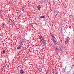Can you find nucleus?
<instances>
[{
  "label": "nucleus",
  "mask_w": 74,
  "mask_h": 74,
  "mask_svg": "<svg viewBox=\"0 0 74 74\" xmlns=\"http://www.w3.org/2000/svg\"><path fill=\"white\" fill-rule=\"evenodd\" d=\"M9 23H12V22H13V21L11 19H10L9 20Z\"/></svg>",
  "instance_id": "obj_6"
},
{
  "label": "nucleus",
  "mask_w": 74,
  "mask_h": 74,
  "mask_svg": "<svg viewBox=\"0 0 74 74\" xmlns=\"http://www.w3.org/2000/svg\"><path fill=\"white\" fill-rule=\"evenodd\" d=\"M40 41L42 42L43 43V44H44V45H46V43H45V40H44V39H42V40H41Z\"/></svg>",
  "instance_id": "obj_2"
},
{
  "label": "nucleus",
  "mask_w": 74,
  "mask_h": 74,
  "mask_svg": "<svg viewBox=\"0 0 74 74\" xmlns=\"http://www.w3.org/2000/svg\"><path fill=\"white\" fill-rule=\"evenodd\" d=\"M54 44H56V39L55 40V41H53Z\"/></svg>",
  "instance_id": "obj_12"
},
{
  "label": "nucleus",
  "mask_w": 74,
  "mask_h": 74,
  "mask_svg": "<svg viewBox=\"0 0 74 74\" xmlns=\"http://www.w3.org/2000/svg\"><path fill=\"white\" fill-rule=\"evenodd\" d=\"M20 73L21 74H24V71H23L22 69H21L20 71Z\"/></svg>",
  "instance_id": "obj_3"
},
{
  "label": "nucleus",
  "mask_w": 74,
  "mask_h": 74,
  "mask_svg": "<svg viewBox=\"0 0 74 74\" xmlns=\"http://www.w3.org/2000/svg\"><path fill=\"white\" fill-rule=\"evenodd\" d=\"M22 11H23V12H24V10H23V9H22Z\"/></svg>",
  "instance_id": "obj_16"
},
{
  "label": "nucleus",
  "mask_w": 74,
  "mask_h": 74,
  "mask_svg": "<svg viewBox=\"0 0 74 74\" xmlns=\"http://www.w3.org/2000/svg\"><path fill=\"white\" fill-rule=\"evenodd\" d=\"M22 45H23V43L22 42H20V45H19L20 46H21V47H22Z\"/></svg>",
  "instance_id": "obj_7"
},
{
  "label": "nucleus",
  "mask_w": 74,
  "mask_h": 74,
  "mask_svg": "<svg viewBox=\"0 0 74 74\" xmlns=\"http://www.w3.org/2000/svg\"><path fill=\"white\" fill-rule=\"evenodd\" d=\"M66 40L69 42V41H70V38L69 37H67Z\"/></svg>",
  "instance_id": "obj_10"
},
{
  "label": "nucleus",
  "mask_w": 74,
  "mask_h": 74,
  "mask_svg": "<svg viewBox=\"0 0 74 74\" xmlns=\"http://www.w3.org/2000/svg\"><path fill=\"white\" fill-rule=\"evenodd\" d=\"M69 42V41H68V40H66L65 41V44H67V43H68Z\"/></svg>",
  "instance_id": "obj_11"
},
{
  "label": "nucleus",
  "mask_w": 74,
  "mask_h": 74,
  "mask_svg": "<svg viewBox=\"0 0 74 74\" xmlns=\"http://www.w3.org/2000/svg\"><path fill=\"white\" fill-rule=\"evenodd\" d=\"M44 17H45L44 16H40V18H41V19H42V18H44Z\"/></svg>",
  "instance_id": "obj_13"
},
{
  "label": "nucleus",
  "mask_w": 74,
  "mask_h": 74,
  "mask_svg": "<svg viewBox=\"0 0 74 74\" xmlns=\"http://www.w3.org/2000/svg\"><path fill=\"white\" fill-rule=\"evenodd\" d=\"M22 47L21 46H20L19 45L17 47V49H21L22 48Z\"/></svg>",
  "instance_id": "obj_4"
},
{
  "label": "nucleus",
  "mask_w": 74,
  "mask_h": 74,
  "mask_svg": "<svg viewBox=\"0 0 74 74\" xmlns=\"http://www.w3.org/2000/svg\"><path fill=\"white\" fill-rule=\"evenodd\" d=\"M1 70L2 71H3V69H1Z\"/></svg>",
  "instance_id": "obj_15"
},
{
  "label": "nucleus",
  "mask_w": 74,
  "mask_h": 74,
  "mask_svg": "<svg viewBox=\"0 0 74 74\" xmlns=\"http://www.w3.org/2000/svg\"><path fill=\"white\" fill-rule=\"evenodd\" d=\"M51 38L52 40H53V41H55V40H56V38L55 37L54 35H51Z\"/></svg>",
  "instance_id": "obj_1"
},
{
  "label": "nucleus",
  "mask_w": 74,
  "mask_h": 74,
  "mask_svg": "<svg viewBox=\"0 0 74 74\" xmlns=\"http://www.w3.org/2000/svg\"><path fill=\"white\" fill-rule=\"evenodd\" d=\"M37 8L38 9V10H40V9H41V6L38 5L37 6Z\"/></svg>",
  "instance_id": "obj_5"
},
{
  "label": "nucleus",
  "mask_w": 74,
  "mask_h": 74,
  "mask_svg": "<svg viewBox=\"0 0 74 74\" xmlns=\"http://www.w3.org/2000/svg\"><path fill=\"white\" fill-rule=\"evenodd\" d=\"M39 38L40 39V41L44 39V38H42V36H40Z\"/></svg>",
  "instance_id": "obj_9"
},
{
  "label": "nucleus",
  "mask_w": 74,
  "mask_h": 74,
  "mask_svg": "<svg viewBox=\"0 0 74 74\" xmlns=\"http://www.w3.org/2000/svg\"><path fill=\"white\" fill-rule=\"evenodd\" d=\"M73 19H74V18H73Z\"/></svg>",
  "instance_id": "obj_19"
},
{
  "label": "nucleus",
  "mask_w": 74,
  "mask_h": 74,
  "mask_svg": "<svg viewBox=\"0 0 74 74\" xmlns=\"http://www.w3.org/2000/svg\"><path fill=\"white\" fill-rule=\"evenodd\" d=\"M7 67H8V68L9 67V66H8Z\"/></svg>",
  "instance_id": "obj_18"
},
{
  "label": "nucleus",
  "mask_w": 74,
  "mask_h": 74,
  "mask_svg": "<svg viewBox=\"0 0 74 74\" xmlns=\"http://www.w3.org/2000/svg\"><path fill=\"white\" fill-rule=\"evenodd\" d=\"M74 65H72V67H74Z\"/></svg>",
  "instance_id": "obj_17"
},
{
  "label": "nucleus",
  "mask_w": 74,
  "mask_h": 74,
  "mask_svg": "<svg viewBox=\"0 0 74 74\" xmlns=\"http://www.w3.org/2000/svg\"><path fill=\"white\" fill-rule=\"evenodd\" d=\"M5 25L4 24V23H2L1 27L2 28H4V27H5Z\"/></svg>",
  "instance_id": "obj_8"
},
{
  "label": "nucleus",
  "mask_w": 74,
  "mask_h": 74,
  "mask_svg": "<svg viewBox=\"0 0 74 74\" xmlns=\"http://www.w3.org/2000/svg\"><path fill=\"white\" fill-rule=\"evenodd\" d=\"M3 53L4 54V53H5V51H4V50H3Z\"/></svg>",
  "instance_id": "obj_14"
}]
</instances>
